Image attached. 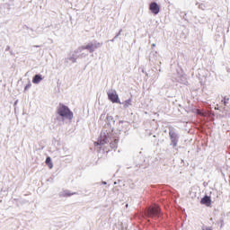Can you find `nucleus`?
<instances>
[{"label": "nucleus", "instance_id": "obj_15", "mask_svg": "<svg viewBox=\"0 0 230 230\" xmlns=\"http://www.w3.org/2000/svg\"><path fill=\"white\" fill-rule=\"evenodd\" d=\"M85 50V47L83 45V46H80L78 47L75 51H74V54L75 55H78V53H82V51Z\"/></svg>", "mask_w": 230, "mask_h": 230}, {"label": "nucleus", "instance_id": "obj_18", "mask_svg": "<svg viewBox=\"0 0 230 230\" xmlns=\"http://www.w3.org/2000/svg\"><path fill=\"white\" fill-rule=\"evenodd\" d=\"M31 87V81H29L28 84L24 86L23 93H26V91H28V89H30Z\"/></svg>", "mask_w": 230, "mask_h": 230}, {"label": "nucleus", "instance_id": "obj_9", "mask_svg": "<svg viewBox=\"0 0 230 230\" xmlns=\"http://www.w3.org/2000/svg\"><path fill=\"white\" fill-rule=\"evenodd\" d=\"M211 196H208V194H205L199 201L201 206H206L207 208H211Z\"/></svg>", "mask_w": 230, "mask_h": 230}, {"label": "nucleus", "instance_id": "obj_8", "mask_svg": "<svg viewBox=\"0 0 230 230\" xmlns=\"http://www.w3.org/2000/svg\"><path fill=\"white\" fill-rule=\"evenodd\" d=\"M175 81L179 84H182L183 85H189L188 78L186 77V75L182 74V72H177V77L175 78Z\"/></svg>", "mask_w": 230, "mask_h": 230}, {"label": "nucleus", "instance_id": "obj_33", "mask_svg": "<svg viewBox=\"0 0 230 230\" xmlns=\"http://www.w3.org/2000/svg\"><path fill=\"white\" fill-rule=\"evenodd\" d=\"M181 163L184 164V161L181 159Z\"/></svg>", "mask_w": 230, "mask_h": 230}, {"label": "nucleus", "instance_id": "obj_30", "mask_svg": "<svg viewBox=\"0 0 230 230\" xmlns=\"http://www.w3.org/2000/svg\"><path fill=\"white\" fill-rule=\"evenodd\" d=\"M151 48H155V43H153V44L151 45Z\"/></svg>", "mask_w": 230, "mask_h": 230}, {"label": "nucleus", "instance_id": "obj_5", "mask_svg": "<svg viewBox=\"0 0 230 230\" xmlns=\"http://www.w3.org/2000/svg\"><path fill=\"white\" fill-rule=\"evenodd\" d=\"M107 94L108 100L111 102V103H119V105H121L119 95L118 94V92H116V90H110L107 92Z\"/></svg>", "mask_w": 230, "mask_h": 230}, {"label": "nucleus", "instance_id": "obj_1", "mask_svg": "<svg viewBox=\"0 0 230 230\" xmlns=\"http://www.w3.org/2000/svg\"><path fill=\"white\" fill-rule=\"evenodd\" d=\"M107 143H110V149L106 150L105 148H103L102 152H106V154H109L111 150H114V152H116V150L118 149V143H119V137H111V134L102 132L94 145L95 146H98L97 148H100V150H102V146L104 145H107Z\"/></svg>", "mask_w": 230, "mask_h": 230}, {"label": "nucleus", "instance_id": "obj_19", "mask_svg": "<svg viewBox=\"0 0 230 230\" xmlns=\"http://www.w3.org/2000/svg\"><path fill=\"white\" fill-rule=\"evenodd\" d=\"M121 33H123V29H119V31L117 32V34L114 36V39H118V37H119V35H121Z\"/></svg>", "mask_w": 230, "mask_h": 230}, {"label": "nucleus", "instance_id": "obj_24", "mask_svg": "<svg viewBox=\"0 0 230 230\" xmlns=\"http://www.w3.org/2000/svg\"><path fill=\"white\" fill-rule=\"evenodd\" d=\"M17 103H19V100H16L13 103V106L15 107V105H17Z\"/></svg>", "mask_w": 230, "mask_h": 230}, {"label": "nucleus", "instance_id": "obj_34", "mask_svg": "<svg viewBox=\"0 0 230 230\" xmlns=\"http://www.w3.org/2000/svg\"><path fill=\"white\" fill-rule=\"evenodd\" d=\"M153 137H155V135H154Z\"/></svg>", "mask_w": 230, "mask_h": 230}, {"label": "nucleus", "instance_id": "obj_20", "mask_svg": "<svg viewBox=\"0 0 230 230\" xmlns=\"http://www.w3.org/2000/svg\"><path fill=\"white\" fill-rule=\"evenodd\" d=\"M219 222H220V228L224 227V218H220Z\"/></svg>", "mask_w": 230, "mask_h": 230}, {"label": "nucleus", "instance_id": "obj_26", "mask_svg": "<svg viewBox=\"0 0 230 230\" xmlns=\"http://www.w3.org/2000/svg\"><path fill=\"white\" fill-rule=\"evenodd\" d=\"M119 182H121V180H118V181H114V185H116V184H118Z\"/></svg>", "mask_w": 230, "mask_h": 230}, {"label": "nucleus", "instance_id": "obj_29", "mask_svg": "<svg viewBox=\"0 0 230 230\" xmlns=\"http://www.w3.org/2000/svg\"><path fill=\"white\" fill-rule=\"evenodd\" d=\"M116 40V39H112V40H110V42H114Z\"/></svg>", "mask_w": 230, "mask_h": 230}, {"label": "nucleus", "instance_id": "obj_28", "mask_svg": "<svg viewBox=\"0 0 230 230\" xmlns=\"http://www.w3.org/2000/svg\"><path fill=\"white\" fill-rule=\"evenodd\" d=\"M102 184H103V186H107V181H102Z\"/></svg>", "mask_w": 230, "mask_h": 230}, {"label": "nucleus", "instance_id": "obj_2", "mask_svg": "<svg viewBox=\"0 0 230 230\" xmlns=\"http://www.w3.org/2000/svg\"><path fill=\"white\" fill-rule=\"evenodd\" d=\"M75 114L73 113V111L69 109V106L59 102L58 107L56 108V113L54 119L59 124L64 125L66 120L67 121H73Z\"/></svg>", "mask_w": 230, "mask_h": 230}, {"label": "nucleus", "instance_id": "obj_32", "mask_svg": "<svg viewBox=\"0 0 230 230\" xmlns=\"http://www.w3.org/2000/svg\"><path fill=\"white\" fill-rule=\"evenodd\" d=\"M126 208H128V204H126Z\"/></svg>", "mask_w": 230, "mask_h": 230}, {"label": "nucleus", "instance_id": "obj_21", "mask_svg": "<svg viewBox=\"0 0 230 230\" xmlns=\"http://www.w3.org/2000/svg\"><path fill=\"white\" fill-rule=\"evenodd\" d=\"M47 182H51V183H53V182H54V178H53V177H49V178L47 180Z\"/></svg>", "mask_w": 230, "mask_h": 230}, {"label": "nucleus", "instance_id": "obj_17", "mask_svg": "<svg viewBox=\"0 0 230 230\" xmlns=\"http://www.w3.org/2000/svg\"><path fill=\"white\" fill-rule=\"evenodd\" d=\"M225 106H227V103H229V97H223V100L221 101Z\"/></svg>", "mask_w": 230, "mask_h": 230}, {"label": "nucleus", "instance_id": "obj_3", "mask_svg": "<svg viewBox=\"0 0 230 230\" xmlns=\"http://www.w3.org/2000/svg\"><path fill=\"white\" fill-rule=\"evenodd\" d=\"M100 120L101 121H104L106 124V128H109L111 131L110 132H114V130H116V127H118V125H123V123L128 124V122L125 121V120H119V122L116 123V119L111 115V113H105L103 112L101 116H100Z\"/></svg>", "mask_w": 230, "mask_h": 230}, {"label": "nucleus", "instance_id": "obj_16", "mask_svg": "<svg viewBox=\"0 0 230 230\" xmlns=\"http://www.w3.org/2000/svg\"><path fill=\"white\" fill-rule=\"evenodd\" d=\"M188 13L186 12H180V16L183 18L184 21H188Z\"/></svg>", "mask_w": 230, "mask_h": 230}, {"label": "nucleus", "instance_id": "obj_11", "mask_svg": "<svg viewBox=\"0 0 230 230\" xmlns=\"http://www.w3.org/2000/svg\"><path fill=\"white\" fill-rule=\"evenodd\" d=\"M41 80H44V76H42L41 74H36V75H34L33 77H32V84H39V83H40Z\"/></svg>", "mask_w": 230, "mask_h": 230}, {"label": "nucleus", "instance_id": "obj_12", "mask_svg": "<svg viewBox=\"0 0 230 230\" xmlns=\"http://www.w3.org/2000/svg\"><path fill=\"white\" fill-rule=\"evenodd\" d=\"M45 164L47 166H49V170L53 168V160L50 158V156L46 157Z\"/></svg>", "mask_w": 230, "mask_h": 230}, {"label": "nucleus", "instance_id": "obj_25", "mask_svg": "<svg viewBox=\"0 0 230 230\" xmlns=\"http://www.w3.org/2000/svg\"><path fill=\"white\" fill-rule=\"evenodd\" d=\"M114 119H116V121H118V119H119V116L117 115V116L114 117Z\"/></svg>", "mask_w": 230, "mask_h": 230}, {"label": "nucleus", "instance_id": "obj_10", "mask_svg": "<svg viewBox=\"0 0 230 230\" xmlns=\"http://www.w3.org/2000/svg\"><path fill=\"white\" fill-rule=\"evenodd\" d=\"M73 195H76V192H71L69 190H63L58 193V197L60 198H66L67 199L68 197H73Z\"/></svg>", "mask_w": 230, "mask_h": 230}, {"label": "nucleus", "instance_id": "obj_4", "mask_svg": "<svg viewBox=\"0 0 230 230\" xmlns=\"http://www.w3.org/2000/svg\"><path fill=\"white\" fill-rule=\"evenodd\" d=\"M84 46V49H86L87 52L93 54L96 51V49H100V48L103 46V42H100L96 40H93Z\"/></svg>", "mask_w": 230, "mask_h": 230}, {"label": "nucleus", "instance_id": "obj_6", "mask_svg": "<svg viewBox=\"0 0 230 230\" xmlns=\"http://www.w3.org/2000/svg\"><path fill=\"white\" fill-rule=\"evenodd\" d=\"M169 137L171 139V146H172V148H175L177 146V144L179 143V134L175 132V130L170 129Z\"/></svg>", "mask_w": 230, "mask_h": 230}, {"label": "nucleus", "instance_id": "obj_31", "mask_svg": "<svg viewBox=\"0 0 230 230\" xmlns=\"http://www.w3.org/2000/svg\"><path fill=\"white\" fill-rule=\"evenodd\" d=\"M40 45H35V46H33V48H40Z\"/></svg>", "mask_w": 230, "mask_h": 230}, {"label": "nucleus", "instance_id": "obj_22", "mask_svg": "<svg viewBox=\"0 0 230 230\" xmlns=\"http://www.w3.org/2000/svg\"><path fill=\"white\" fill-rule=\"evenodd\" d=\"M201 230H213L210 226H203Z\"/></svg>", "mask_w": 230, "mask_h": 230}, {"label": "nucleus", "instance_id": "obj_13", "mask_svg": "<svg viewBox=\"0 0 230 230\" xmlns=\"http://www.w3.org/2000/svg\"><path fill=\"white\" fill-rule=\"evenodd\" d=\"M125 109H128L132 105V98L127 99L124 102H121Z\"/></svg>", "mask_w": 230, "mask_h": 230}, {"label": "nucleus", "instance_id": "obj_27", "mask_svg": "<svg viewBox=\"0 0 230 230\" xmlns=\"http://www.w3.org/2000/svg\"><path fill=\"white\" fill-rule=\"evenodd\" d=\"M5 51H10V46H7V47L5 48Z\"/></svg>", "mask_w": 230, "mask_h": 230}, {"label": "nucleus", "instance_id": "obj_7", "mask_svg": "<svg viewBox=\"0 0 230 230\" xmlns=\"http://www.w3.org/2000/svg\"><path fill=\"white\" fill-rule=\"evenodd\" d=\"M149 10L153 15H158L159 12H161V5L157 2L152 1L149 4Z\"/></svg>", "mask_w": 230, "mask_h": 230}, {"label": "nucleus", "instance_id": "obj_14", "mask_svg": "<svg viewBox=\"0 0 230 230\" xmlns=\"http://www.w3.org/2000/svg\"><path fill=\"white\" fill-rule=\"evenodd\" d=\"M78 56L76 57L75 53H73L70 57L67 58V60H70L73 64H76V60Z\"/></svg>", "mask_w": 230, "mask_h": 230}, {"label": "nucleus", "instance_id": "obj_23", "mask_svg": "<svg viewBox=\"0 0 230 230\" xmlns=\"http://www.w3.org/2000/svg\"><path fill=\"white\" fill-rule=\"evenodd\" d=\"M204 4H200L199 5V8L200 9V10H204Z\"/></svg>", "mask_w": 230, "mask_h": 230}]
</instances>
